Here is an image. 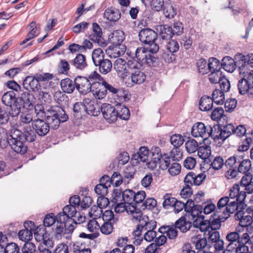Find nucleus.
<instances>
[{
	"label": "nucleus",
	"mask_w": 253,
	"mask_h": 253,
	"mask_svg": "<svg viewBox=\"0 0 253 253\" xmlns=\"http://www.w3.org/2000/svg\"><path fill=\"white\" fill-rule=\"evenodd\" d=\"M35 113L38 118L46 117V122L53 129L57 128L60 123L66 121L68 118L65 111L60 106H51L46 112L42 104H37L34 107Z\"/></svg>",
	"instance_id": "nucleus-1"
},
{
	"label": "nucleus",
	"mask_w": 253,
	"mask_h": 253,
	"mask_svg": "<svg viewBox=\"0 0 253 253\" xmlns=\"http://www.w3.org/2000/svg\"><path fill=\"white\" fill-rule=\"evenodd\" d=\"M246 196L247 195L244 191L240 190V186L238 184H234L230 190L229 197H223L218 201V209H226L227 213L228 211L227 208L230 205L231 203H234L237 206L241 204H245L244 202Z\"/></svg>",
	"instance_id": "nucleus-2"
},
{
	"label": "nucleus",
	"mask_w": 253,
	"mask_h": 253,
	"mask_svg": "<svg viewBox=\"0 0 253 253\" xmlns=\"http://www.w3.org/2000/svg\"><path fill=\"white\" fill-rule=\"evenodd\" d=\"M246 207L245 204H241L238 206H236L234 203H231L230 205L227 208L228 212L230 214L233 213L236 211L235 214V218L237 220H239V225L243 227L247 228L248 230L251 228V225L253 222L252 217L251 215H244V210Z\"/></svg>",
	"instance_id": "nucleus-3"
},
{
	"label": "nucleus",
	"mask_w": 253,
	"mask_h": 253,
	"mask_svg": "<svg viewBox=\"0 0 253 253\" xmlns=\"http://www.w3.org/2000/svg\"><path fill=\"white\" fill-rule=\"evenodd\" d=\"M152 159L148 162L147 166L151 169H155L159 165V168L162 170L167 169L170 165V158L166 154L162 155L159 147L152 149Z\"/></svg>",
	"instance_id": "nucleus-4"
},
{
	"label": "nucleus",
	"mask_w": 253,
	"mask_h": 253,
	"mask_svg": "<svg viewBox=\"0 0 253 253\" xmlns=\"http://www.w3.org/2000/svg\"><path fill=\"white\" fill-rule=\"evenodd\" d=\"M135 57L137 62H138L141 66L147 65L149 66H155L156 58L151 54L150 51L144 47H139L135 50Z\"/></svg>",
	"instance_id": "nucleus-5"
},
{
	"label": "nucleus",
	"mask_w": 253,
	"mask_h": 253,
	"mask_svg": "<svg viewBox=\"0 0 253 253\" xmlns=\"http://www.w3.org/2000/svg\"><path fill=\"white\" fill-rule=\"evenodd\" d=\"M140 64L137 62L129 63V71L131 82L135 84H141L146 79V75L140 70Z\"/></svg>",
	"instance_id": "nucleus-6"
},
{
	"label": "nucleus",
	"mask_w": 253,
	"mask_h": 253,
	"mask_svg": "<svg viewBox=\"0 0 253 253\" xmlns=\"http://www.w3.org/2000/svg\"><path fill=\"white\" fill-rule=\"evenodd\" d=\"M134 59L129 60L126 62L122 58H118L114 63V68L119 76L124 79L127 76L129 71V63L135 62Z\"/></svg>",
	"instance_id": "nucleus-7"
},
{
	"label": "nucleus",
	"mask_w": 253,
	"mask_h": 253,
	"mask_svg": "<svg viewBox=\"0 0 253 253\" xmlns=\"http://www.w3.org/2000/svg\"><path fill=\"white\" fill-rule=\"evenodd\" d=\"M226 211V209H218V207L217 206L216 212L220 213V214L218 215L217 217L213 218L212 220L211 219L209 221L210 228H211L213 231L218 229L221 226V222L225 221L230 216V213H227Z\"/></svg>",
	"instance_id": "nucleus-8"
},
{
	"label": "nucleus",
	"mask_w": 253,
	"mask_h": 253,
	"mask_svg": "<svg viewBox=\"0 0 253 253\" xmlns=\"http://www.w3.org/2000/svg\"><path fill=\"white\" fill-rule=\"evenodd\" d=\"M32 125L33 129L40 136H45L49 131L50 124L40 118L34 120Z\"/></svg>",
	"instance_id": "nucleus-9"
},
{
	"label": "nucleus",
	"mask_w": 253,
	"mask_h": 253,
	"mask_svg": "<svg viewBox=\"0 0 253 253\" xmlns=\"http://www.w3.org/2000/svg\"><path fill=\"white\" fill-rule=\"evenodd\" d=\"M138 37L142 43L145 44H150L157 39L158 34L151 29L144 28L139 32Z\"/></svg>",
	"instance_id": "nucleus-10"
},
{
	"label": "nucleus",
	"mask_w": 253,
	"mask_h": 253,
	"mask_svg": "<svg viewBox=\"0 0 253 253\" xmlns=\"http://www.w3.org/2000/svg\"><path fill=\"white\" fill-rule=\"evenodd\" d=\"M101 111L103 117L109 123L114 122L117 119L116 106L114 107L108 103H103L101 106Z\"/></svg>",
	"instance_id": "nucleus-11"
},
{
	"label": "nucleus",
	"mask_w": 253,
	"mask_h": 253,
	"mask_svg": "<svg viewBox=\"0 0 253 253\" xmlns=\"http://www.w3.org/2000/svg\"><path fill=\"white\" fill-rule=\"evenodd\" d=\"M76 87L82 94H86L90 90V81L86 77L79 76L75 79Z\"/></svg>",
	"instance_id": "nucleus-12"
},
{
	"label": "nucleus",
	"mask_w": 253,
	"mask_h": 253,
	"mask_svg": "<svg viewBox=\"0 0 253 253\" xmlns=\"http://www.w3.org/2000/svg\"><path fill=\"white\" fill-rule=\"evenodd\" d=\"M208 126L202 122L195 123L192 127L191 134L195 137H201L204 140L208 138Z\"/></svg>",
	"instance_id": "nucleus-13"
},
{
	"label": "nucleus",
	"mask_w": 253,
	"mask_h": 253,
	"mask_svg": "<svg viewBox=\"0 0 253 253\" xmlns=\"http://www.w3.org/2000/svg\"><path fill=\"white\" fill-rule=\"evenodd\" d=\"M206 178V174L204 172L196 174L195 173L191 172L186 175L184 178V182L187 185L199 186L202 183Z\"/></svg>",
	"instance_id": "nucleus-14"
},
{
	"label": "nucleus",
	"mask_w": 253,
	"mask_h": 253,
	"mask_svg": "<svg viewBox=\"0 0 253 253\" xmlns=\"http://www.w3.org/2000/svg\"><path fill=\"white\" fill-rule=\"evenodd\" d=\"M76 207L71 205H67L63 208V211L59 213L56 216L57 221L67 222L70 217H76Z\"/></svg>",
	"instance_id": "nucleus-15"
},
{
	"label": "nucleus",
	"mask_w": 253,
	"mask_h": 253,
	"mask_svg": "<svg viewBox=\"0 0 253 253\" xmlns=\"http://www.w3.org/2000/svg\"><path fill=\"white\" fill-rule=\"evenodd\" d=\"M92 30L93 33L89 35V39L94 42L98 43L101 46H106V42L103 41L102 30L98 24L93 23Z\"/></svg>",
	"instance_id": "nucleus-16"
},
{
	"label": "nucleus",
	"mask_w": 253,
	"mask_h": 253,
	"mask_svg": "<svg viewBox=\"0 0 253 253\" xmlns=\"http://www.w3.org/2000/svg\"><path fill=\"white\" fill-rule=\"evenodd\" d=\"M149 150L146 147H141L138 153L132 155L131 163L137 165L140 162H147L148 159Z\"/></svg>",
	"instance_id": "nucleus-17"
},
{
	"label": "nucleus",
	"mask_w": 253,
	"mask_h": 253,
	"mask_svg": "<svg viewBox=\"0 0 253 253\" xmlns=\"http://www.w3.org/2000/svg\"><path fill=\"white\" fill-rule=\"evenodd\" d=\"M235 59L237 60V63L239 67L243 65L247 69H251L253 67V54L248 55H244L241 53L236 55Z\"/></svg>",
	"instance_id": "nucleus-18"
},
{
	"label": "nucleus",
	"mask_w": 253,
	"mask_h": 253,
	"mask_svg": "<svg viewBox=\"0 0 253 253\" xmlns=\"http://www.w3.org/2000/svg\"><path fill=\"white\" fill-rule=\"evenodd\" d=\"M156 29L159 36L163 40H168L172 36V28L168 25H160L156 26Z\"/></svg>",
	"instance_id": "nucleus-19"
},
{
	"label": "nucleus",
	"mask_w": 253,
	"mask_h": 253,
	"mask_svg": "<svg viewBox=\"0 0 253 253\" xmlns=\"http://www.w3.org/2000/svg\"><path fill=\"white\" fill-rule=\"evenodd\" d=\"M179 47V44L176 41L171 40L169 41L166 45V48L171 54L169 57V55L164 54L163 57L165 60L168 62H171L174 59V56L172 53L177 52Z\"/></svg>",
	"instance_id": "nucleus-20"
},
{
	"label": "nucleus",
	"mask_w": 253,
	"mask_h": 253,
	"mask_svg": "<svg viewBox=\"0 0 253 253\" xmlns=\"http://www.w3.org/2000/svg\"><path fill=\"white\" fill-rule=\"evenodd\" d=\"M23 85L26 89H31L33 91H39L40 88L39 82L34 76H27L23 81Z\"/></svg>",
	"instance_id": "nucleus-21"
},
{
	"label": "nucleus",
	"mask_w": 253,
	"mask_h": 253,
	"mask_svg": "<svg viewBox=\"0 0 253 253\" xmlns=\"http://www.w3.org/2000/svg\"><path fill=\"white\" fill-rule=\"evenodd\" d=\"M120 10L113 7L107 8L104 13L105 18L111 22L118 21L121 18Z\"/></svg>",
	"instance_id": "nucleus-22"
},
{
	"label": "nucleus",
	"mask_w": 253,
	"mask_h": 253,
	"mask_svg": "<svg viewBox=\"0 0 253 253\" xmlns=\"http://www.w3.org/2000/svg\"><path fill=\"white\" fill-rule=\"evenodd\" d=\"M226 239L229 242L226 246V250L232 252L235 249L234 244L239 242L240 236L237 231L231 232L227 234Z\"/></svg>",
	"instance_id": "nucleus-23"
},
{
	"label": "nucleus",
	"mask_w": 253,
	"mask_h": 253,
	"mask_svg": "<svg viewBox=\"0 0 253 253\" xmlns=\"http://www.w3.org/2000/svg\"><path fill=\"white\" fill-rule=\"evenodd\" d=\"M247 68L243 65L239 67L240 76L241 78L245 79V80L253 87V69Z\"/></svg>",
	"instance_id": "nucleus-24"
},
{
	"label": "nucleus",
	"mask_w": 253,
	"mask_h": 253,
	"mask_svg": "<svg viewBox=\"0 0 253 253\" xmlns=\"http://www.w3.org/2000/svg\"><path fill=\"white\" fill-rule=\"evenodd\" d=\"M124 39V33L121 30H116L109 35L108 41L113 45H119Z\"/></svg>",
	"instance_id": "nucleus-25"
},
{
	"label": "nucleus",
	"mask_w": 253,
	"mask_h": 253,
	"mask_svg": "<svg viewBox=\"0 0 253 253\" xmlns=\"http://www.w3.org/2000/svg\"><path fill=\"white\" fill-rule=\"evenodd\" d=\"M136 222H138L137 226L140 227L142 229H144L145 231L148 228H156V222L154 220H149L148 216L143 215L140 219H139Z\"/></svg>",
	"instance_id": "nucleus-26"
},
{
	"label": "nucleus",
	"mask_w": 253,
	"mask_h": 253,
	"mask_svg": "<svg viewBox=\"0 0 253 253\" xmlns=\"http://www.w3.org/2000/svg\"><path fill=\"white\" fill-rule=\"evenodd\" d=\"M237 86L239 92L241 94H245L247 93L251 95L253 94V87L249 84L248 82L245 80V79L241 78L239 80Z\"/></svg>",
	"instance_id": "nucleus-27"
},
{
	"label": "nucleus",
	"mask_w": 253,
	"mask_h": 253,
	"mask_svg": "<svg viewBox=\"0 0 253 253\" xmlns=\"http://www.w3.org/2000/svg\"><path fill=\"white\" fill-rule=\"evenodd\" d=\"M117 102L116 105V110L117 113V118L119 117L122 120H127L130 116L129 109L125 105H122L121 103Z\"/></svg>",
	"instance_id": "nucleus-28"
},
{
	"label": "nucleus",
	"mask_w": 253,
	"mask_h": 253,
	"mask_svg": "<svg viewBox=\"0 0 253 253\" xmlns=\"http://www.w3.org/2000/svg\"><path fill=\"white\" fill-rule=\"evenodd\" d=\"M159 231L160 233L166 234V236L170 239H174L178 234V231L174 226H163L161 227Z\"/></svg>",
	"instance_id": "nucleus-29"
},
{
	"label": "nucleus",
	"mask_w": 253,
	"mask_h": 253,
	"mask_svg": "<svg viewBox=\"0 0 253 253\" xmlns=\"http://www.w3.org/2000/svg\"><path fill=\"white\" fill-rule=\"evenodd\" d=\"M103 84L105 89H106V92L108 91L109 92L112 93L114 97H117V99L119 102H121L125 100L124 96L123 95L124 92H123L121 90L115 88L106 81H103Z\"/></svg>",
	"instance_id": "nucleus-30"
},
{
	"label": "nucleus",
	"mask_w": 253,
	"mask_h": 253,
	"mask_svg": "<svg viewBox=\"0 0 253 253\" xmlns=\"http://www.w3.org/2000/svg\"><path fill=\"white\" fill-rule=\"evenodd\" d=\"M234 126L228 124L220 127V139L223 141L233 135Z\"/></svg>",
	"instance_id": "nucleus-31"
},
{
	"label": "nucleus",
	"mask_w": 253,
	"mask_h": 253,
	"mask_svg": "<svg viewBox=\"0 0 253 253\" xmlns=\"http://www.w3.org/2000/svg\"><path fill=\"white\" fill-rule=\"evenodd\" d=\"M191 242L195 245V249L199 251L204 249L207 245V239L202 237L201 234H196L192 236Z\"/></svg>",
	"instance_id": "nucleus-32"
},
{
	"label": "nucleus",
	"mask_w": 253,
	"mask_h": 253,
	"mask_svg": "<svg viewBox=\"0 0 253 253\" xmlns=\"http://www.w3.org/2000/svg\"><path fill=\"white\" fill-rule=\"evenodd\" d=\"M60 85L64 92L72 93L76 87L75 81H73L69 78H65L61 80Z\"/></svg>",
	"instance_id": "nucleus-33"
},
{
	"label": "nucleus",
	"mask_w": 253,
	"mask_h": 253,
	"mask_svg": "<svg viewBox=\"0 0 253 253\" xmlns=\"http://www.w3.org/2000/svg\"><path fill=\"white\" fill-rule=\"evenodd\" d=\"M24 140H10V146L15 152L21 154H25L27 150V147L23 142Z\"/></svg>",
	"instance_id": "nucleus-34"
},
{
	"label": "nucleus",
	"mask_w": 253,
	"mask_h": 253,
	"mask_svg": "<svg viewBox=\"0 0 253 253\" xmlns=\"http://www.w3.org/2000/svg\"><path fill=\"white\" fill-rule=\"evenodd\" d=\"M221 66L225 71L232 73L236 69V62L234 60L229 56L224 57L222 60Z\"/></svg>",
	"instance_id": "nucleus-35"
},
{
	"label": "nucleus",
	"mask_w": 253,
	"mask_h": 253,
	"mask_svg": "<svg viewBox=\"0 0 253 253\" xmlns=\"http://www.w3.org/2000/svg\"><path fill=\"white\" fill-rule=\"evenodd\" d=\"M213 100L211 98L208 96H203L199 102V108L202 111H207L212 107Z\"/></svg>",
	"instance_id": "nucleus-36"
},
{
	"label": "nucleus",
	"mask_w": 253,
	"mask_h": 253,
	"mask_svg": "<svg viewBox=\"0 0 253 253\" xmlns=\"http://www.w3.org/2000/svg\"><path fill=\"white\" fill-rule=\"evenodd\" d=\"M175 226L179 229L182 232H186L191 227V222L187 221L185 217L182 216L175 223Z\"/></svg>",
	"instance_id": "nucleus-37"
},
{
	"label": "nucleus",
	"mask_w": 253,
	"mask_h": 253,
	"mask_svg": "<svg viewBox=\"0 0 253 253\" xmlns=\"http://www.w3.org/2000/svg\"><path fill=\"white\" fill-rule=\"evenodd\" d=\"M22 133L23 140H25L28 142L34 141L37 137L35 131L33 130L30 126H24Z\"/></svg>",
	"instance_id": "nucleus-38"
},
{
	"label": "nucleus",
	"mask_w": 253,
	"mask_h": 253,
	"mask_svg": "<svg viewBox=\"0 0 253 253\" xmlns=\"http://www.w3.org/2000/svg\"><path fill=\"white\" fill-rule=\"evenodd\" d=\"M84 103L85 104L84 111L88 114L93 116L98 115L99 111L96 109L93 101L91 100L89 98H85L84 99Z\"/></svg>",
	"instance_id": "nucleus-39"
},
{
	"label": "nucleus",
	"mask_w": 253,
	"mask_h": 253,
	"mask_svg": "<svg viewBox=\"0 0 253 253\" xmlns=\"http://www.w3.org/2000/svg\"><path fill=\"white\" fill-rule=\"evenodd\" d=\"M96 66L99 67V72L103 74H107L109 73L112 68V63L108 59H104L98 63Z\"/></svg>",
	"instance_id": "nucleus-40"
},
{
	"label": "nucleus",
	"mask_w": 253,
	"mask_h": 253,
	"mask_svg": "<svg viewBox=\"0 0 253 253\" xmlns=\"http://www.w3.org/2000/svg\"><path fill=\"white\" fill-rule=\"evenodd\" d=\"M73 64L78 69H84L87 65L85 56L82 54H78L73 60Z\"/></svg>",
	"instance_id": "nucleus-41"
},
{
	"label": "nucleus",
	"mask_w": 253,
	"mask_h": 253,
	"mask_svg": "<svg viewBox=\"0 0 253 253\" xmlns=\"http://www.w3.org/2000/svg\"><path fill=\"white\" fill-rule=\"evenodd\" d=\"M2 101L6 106H10L17 102L15 92L12 90L5 92L2 97Z\"/></svg>",
	"instance_id": "nucleus-42"
},
{
	"label": "nucleus",
	"mask_w": 253,
	"mask_h": 253,
	"mask_svg": "<svg viewBox=\"0 0 253 253\" xmlns=\"http://www.w3.org/2000/svg\"><path fill=\"white\" fill-rule=\"evenodd\" d=\"M211 148L210 145L204 144L198 149V156L203 160L208 159L211 155Z\"/></svg>",
	"instance_id": "nucleus-43"
},
{
	"label": "nucleus",
	"mask_w": 253,
	"mask_h": 253,
	"mask_svg": "<svg viewBox=\"0 0 253 253\" xmlns=\"http://www.w3.org/2000/svg\"><path fill=\"white\" fill-rule=\"evenodd\" d=\"M127 213L131 214L132 219L135 222L140 219L143 215L140 210L133 205H128Z\"/></svg>",
	"instance_id": "nucleus-44"
},
{
	"label": "nucleus",
	"mask_w": 253,
	"mask_h": 253,
	"mask_svg": "<svg viewBox=\"0 0 253 253\" xmlns=\"http://www.w3.org/2000/svg\"><path fill=\"white\" fill-rule=\"evenodd\" d=\"M27 29L30 31L27 35L31 39H34L35 37L38 36L41 29L40 25H36V23L35 21L32 22L28 25Z\"/></svg>",
	"instance_id": "nucleus-45"
},
{
	"label": "nucleus",
	"mask_w": 253,
	"mask_h": 253,
	"mask_svg": "<svg viewBox=\"0 0 253 253\" xmlns=\"http://www.w3.org/2000/svg\"><path fill=\"white\" fill-rule=\"evenodd\" d=\"M209 73L211 72L221 71L222 68L221 64L219 61L213 57L210 58L208 60Z\"/></svg>",
	"instance_id": "nucleus-46"
},
{
	"label": "nucleus",
	"mask_w": 253,
	"mask_h": 253,
	"mask_svg": "<svg viewBox=\"0 0 253 253\" xmlns=\"http://www.w3.org/2000/svg\"><path fill=\"white\" fill-rule=\"evenodd\" d=\"M238 162L237 168L239 172L246 173L248 172L251 168V163L249 160H242Z\"/></svg>",
	"instance_id": "nucleus-47"
},
{
	"label": "nucleus",
	"mask_w": 253,
	"mask_h": 253,
	"mask_svg": "<svg viewBox=\"0 0 253 253\" xmlns=\"http://www.w3.org/2000/svg\"><path fill=\"white\" fill-rule=\"evenodd\" d=\"M103 50L100 48H96L93 50L92 53V59L95 66L101 62L105 58H104Z\"/></svg>",
	"instance_id": "nucleus-48"
},
{
	"label": "nucleus",
	"mask_w": 253,
	"mask_h": 253,
	"mask_svg": "<svg viewBox=\"0 0 253 253\" xmlns=\"http://www.w3.org/2000/svg\"><path fill=\"white\" fill-rule=\"evenodd\" d=\"M57 222L59 225H57L55 230V237L57 239L61 238L63 237L66 239L68 238V236L66 235V227L65 223L66 222Z\"/></svg>",
	"instance_id": "nucleus-49"
},
{
	"label": "nucleus",
	"mask_w": 253,
	"mask_h": 253,
	"mask_svg": "<svg viewBox=\"0 0 253 253\" xmlns=\"http://www.w3.org/2000/svg\"><path fill=\"white\" fill-rule=\"evenodd\" d=\"M213 102L217 104H222L225 99L224 92L220 89H215L212 94Z\"/></svg>",
	"instance_id": "nucleus-50"
},
{
	"label": "nucleus",
	"mask_w": 253,
	"mask_h": 253,
	"mask_svg": "<svg viewBox=\"0 0 253 253\" xmlns=\"http://www.w3.org/2000/svg\"><path fill=\"white\" fill-rule=\"evenodd\" d=\"M208 137H211L215 140L220 139V127L219 126H214L213 127L208 126Z\"/></svg>",
	"instance_id": "nucleus-51"
},
{
	"label": "nucleus",
	"mask_w": 253,
	"mask_h": 253,
	"mask_svg": "<svg viewBox=\"0 0 253 253\" xmlns=\"http://www.w3.org/2000/svg\"><path fill=\"white\" fill-rule=\"evenodd\" d=\"M102 209L100 206L94 205L91 207L89 211V215L93 219H100V217L102 215Z\"/></svg>",
	"instance_id": "nucleus-52"
},
{
	"label": "nucleus",
	"mask_w": 253,
	"mask_h": 253,
	"mask_svg": "<svg viewBox=\"0 0 253 253\" xmlns=\"http://www.w3.org/2000/svg\"><path fill=\"white\" fill-rule=\"evenodd\" d=\"M39 99L42 103H50L52 101V96L45 88L42 90L40 89L39 91Z\"/></svg>",
	"instance_id": "nucleus-53"
},
{
	"label": "nucleus",
	"mask_w": 253,
	"mask_h": 253,
	"mask_svg": "<svg viewBox=\"0 0 253 253\" xmlns=\"http://www.w3.org/2000/svg\"><path fill=\"white\" fill-rule=\"evenodd\" d=\"M206 60L204 58L200 59L197 62V67L199 72L202 74L209 73V67Z\"/></svg>",
	"instance_id": "nucleus-54"
},
{
	"label": "nucleus",
	"mask_w": 253,
	"mask_h": 253,
	"mask_svg": "<svg viewBox=\"0 0 253 253\" xmlns=\"http://www.w3.org/2000/svg\"><path fill=\"white\" fill-rule=\"evenodd\" d=\"M134 192L130 189H127L122 192V198L124 202L127 205H132Z\"/></svg>",
	"instance_id": "nucleus-55"
},
{
	"label": "nucleus",
	"mask_w": 253,
	"mask_h": 253,
	"mask_svg": "<svg viewBox=\"0 0 253 253\" xmlns=\"http://www.w3.org/2000/svg\"><path fill=\"white\" fill-rule=\"evenodd\" d=\"M164 201L163 206L166 209L170 207H173L177 200L175 198L172 197L171 195L166 194L163 196Z\"/></svg>",
	"instance_id": "nucleus-56"
},
{
	"label": "nucleus",
	"mask_w": 253,
	"mask_h": 253,
	"mask_svg": "<svg viewBox=\"0 0 253 253\" xmlns=\"http://www.w3.org/2000/svg\"><path fill=\"white\" fill-rule=\"evenodd\" d=\"M185 148L188 153H193L198 151V144L194 139H190L185 143Z\"/></svg>",
	"instance_id": "nucleus-57"
},
{
	"label": "nucleus",
	"mask_w": 253,
	"mask_h": 253,
	"mask_svg": "<svg viewBox=\"0 0 253 253\" xmlns=\"http://www.w3.org/2000/svg\"><path fill=\"white\" fill-rule=\"evenodd\" d=\"M170 141L174 147H180L183 144L184 139L182 135L174 134L171 136Z\"/></svg>",
	"instance_id": "nucleus-58"
},
{
	"label": "nucleus",
	"mask_w": 253,
	"mask_h": 253,
	"mask_svg": "<svg viewBox=\"0 0 253 253\" xmlns=\"http://www.w3.org/2000/svg\"><path fill=\"white\" fill-rule=\"evenodd\" d=\"M176 8L172 5L166 4L164 8V13L167 18H173L176 14Z\"/></svg>",
	"instance_id": "nucleus-59"
},
{
	"label": "nucleus",
	"mask_w": 253,
	"mask_h": 253,
	"mask_svg": "<svg viewBox=\"0 0 253 253\" xmlns=\"http://www.w3.org/2000/svg\"><path fill=\"white\" fill-rule=\"evenodd\" d=\"M240 159H242L239 157H231L224 162V165L228 169L237 168L238 162H239Z\"/></svg>",
	"instance_id": "nucleus-60"
},
{
	"label": "nucleus",
	"mask_w": 253,
	"mask_h": 253,
	"mask_svg": "<svg viewBox=\"0 0 253 253\" xmlns=\"http://www.w3.org/2000/svg\"><path fill=\"white\" fill-rule=\"evenodd\" d=\"M20 121L21 123L27 124L34 121L33 114L29 111L22 112L20 116Z\"/></svg>",
	"instance_id": "nucleus-61"
},
{
	"label": "nucleus",
	"mask_w": 253,
	"mask_h": 253,
	"mask_svg": "<svg viewBox=\"0 0 253 253\" xmlns=\"http://www.w3.org/2000/svg\"><path fill=\"white\" fill-rule=\"evenodd\" d=\"M102 218L104 221L116 223L118 220L117 218L114 216L113 212L111 210H106L102 212Z\"/></svg>",
	"instance_id": "nucleus-62"
},
{
	"label": "nucleus",
	"mask_w": 253,
	"mask_h": 253,
	"mask_svg": "<svg viewBox=\"0 0 253 253\" xmlns=\"http://www.w3.org/2000/svg\"><path fill=\"white\" fill-rule=\"evenodd\" d=\"M224 110L221 107H218L214 109L211 114V119L213 121H218L220 120L224 115Z\"/></svg>",
	"instance_id": "nucleus-63"
},
{
	"label": "nucleus",
	"mask_w": 253,
	"mask_h": 253,
	"mask_svg": "<svg viewBox=\"0 0 253 253\" xmlns=\"http://www.w3.org/2000/svg\"><path fill=\"white\" fill-rule=\"evenodd\" d=\"M36 247L31 242H26L22 248V253H35Z\"/></svg>",
	"instance_id": "nucleus-64"
}]
</instances>
